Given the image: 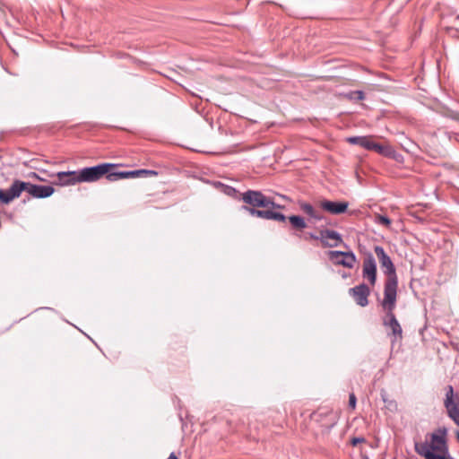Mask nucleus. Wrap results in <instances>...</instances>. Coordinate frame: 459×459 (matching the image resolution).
<instances>
[{
	"mask_svg": "<svg viewBox=\"0 0 459 459\" xmlns=\"http://www.w3.org/2000/svg\"><path fill=\"white\" fill-rule=\"evenodd\" d=\"M386 327L390 328L391 333L388 335L391 336V342L394 344L403 339V328L398 320L389 324Z\"/></svg>",
	"mask_w": 459,
	"mask_h": 459,
	"instance_id": "nucleus-18",
	"label": "nucleus"
},
{
	"mask_svg": "<svg viewBox=\"0 0 459 459\" xmlns=\"http://www.w3.org/2000/svg\"><path fill=\"white\" fill-rule=\"evenodd\" d=\"M241 200L247 205H243L242 209L247 211L251 216L257 217L264 220H273L279 222H285L287 216L283 213L272 211L264 210L267 207V195H264L258 190H247L242 193Z\"/></svg>",
	"mask_w": 459,
	"mask_h": 459,
	"instance_id": "nucleus-1",
	"label": "nucleus"
},
{
	"mask_svg": "<svg viewBox=\"0 0 459 459\" xmlns=\"http://www.w3.org/2000/svg\"><path fill=\"white\" fill-rule=\"evenodd\" d=\"M292 229L295 230L294 236L301 238V232L307 227L305 219L300 215H290L287 217Z\"/></svg>",
	"mask_w": 459,
	"mask_h": 459,
	"instance_id": "nucleus-16",
	"label": "nucleus"
},
{
	"mask_svg": "<svg viewBox=\"0 0 459 459\" xmlns=\"http://www.w3.org/2000/svg\"><path fill=\"white\" fill-rule=\"evenodd\" d=\"M457 426H459V421L456 423Z\"/></svg>",
	"mask_w": 459,
	"mask_h": 459,
	"instance_id": "nucleus-29",
	"label": "nucleus"
},
{
	"mask_svg": "<svg viewBox=\"0 0 459 459\" xmlns=\"http://www.w3.org/2000/svg\"><path fill=\"white\" fill-rule=\"evenodd\" d=\"M356 403H357L356 395L353 393L350 394V395H349V406L351 409H355Z\"/></svg>",
	"mask_w": 459,
	"mask_h": 459,
	"instance_id": "nucleus-26",
	"label": "nucleus"
},
{
	"mask_svg": "<svg viewBox=\"0 0 459 459\" xmlns=\"http://www.w3.org/2000/svg\"><path fill=\"white\" fill-rule=\"evenodd\" d=\"M370 151H375L384 157L391 158L395 160H399V158L401 157V155L389 144H380L373 142Z\"/></svg>",
	"mask_w": 459,
	"mask_h": 459,
	"instance_id": "nucleus-15",
	"label": "nucleus"
},
{
	"mask_svg": "<svg viewBox=\"0 0 459 459\" xmlns=\"http://www.w3.org/2000/svg\"><path fill=\"white\" fill-rule=\"evenodd\" d=\"M117 165L113 163H101L92 167H86L78 170L79 181L82 182H95L100 179L103 176L108 180V175L115 173L112 169Z\"/></svg>",
	"mask_w": 459,
	"mask_h": 459,
	"instance_id": "nucleus-3",
	"label": "nucleus"
},
{
	"mask_svg": "<svg viewBox=\"0 0 459 459\" xmlns=\"http://www.w3.org/2000/svg\"><path fill=\"white\" fill-rule=\"evenodd\" d=\"M347 142L351 144H356L370 151L373 141L370 136H352L347 139Z\"/></svg>",
	"mask_w": 459,
	"mask_h": 459,
	"instance_id": "nucleus-19",
	"label": "nucleus"
},
{
	"mask_svg": "<svg viewBox=\"0 0 459 459\" xmlns=\"http://www.w3.org/2000/svg\"><path fill=\"white\" fill-rule=\"evenodd\" d=\"M299 208L315 221H320L325 217L318 211H316L312 204L306 202H299Z\"/></svg>",
	"mask_w": 459,
	"mask_h": 459,
	"instance_id": "nucleus-17",
	"label": "nucleus"
},
{
	"mask_svg": "<svg viewBox=\"0 0 459 459\" xmlns=\"http://www.w3.org/2000/svg\"><path fill=\"white\" fill-rule=\"evenodd\" d=\"M328 257L335 264H340L349 269L353 268L357 260L352 251L331 250L328 252Z\"/></svg>",
	"mask_w": 459,
	"mask_h": 459,
	"instance_id": "nucleus-7",
	"label": "nucleus"
},
{
	"mask_svg": "<svg viewBox=\"0 0 459 459\" xmlns=\"http://www.w3.org/2000/svg\"><path fill=\"white\" fill-rule=\"evenodd\" d=\"M21 186L22 192H27L30 196L34 198H47L53 195L55 189L51 186L35 185L30 182H25L21 180Z\"/></svg>",
	"mask_w": 459,
	"mask_h": 459,
	"instance_id": "nucleus-6",
	"label": "nucleus"
},
{
	"mask_svg": "<svg viewBox=\"0 0 459 459\" xmlns=\"http://www.w3.org/2000/svg\"><path fill=\"white\" fill-rule=\"evenodd\" d=\"M320 241L324 247H335L342 242V235L333 230H320Z\"/></svg>",
	"mask_w": 459,
	"mask_h": 459,
	"instance_id": "nucleus-12",
	"label": "nucleus"
},
{
	"mask_svg": "<svg viewBox=\"0 0 459 459\" xmlns=\"http://www.w3.org/2000/svg\"><path fill=\"white\" fill-rule=\"evenodd\" d=\"M362 277L371 286H375L377 282V263L371 253H367L363 258Z\"/></svg>",
	"mask_w": 459,
	"mask_h": 459,
	"instance_id": "nucleus-8",
	"label": "nucleus"
},
{
	"mask_svg": "<svg viewBox=\"0 0 459 459\" xmlns=\"http://www.w3.org/2000/svg\"><path fill=\"white\" fill-rule=\"evenodd\" d=\"M349 294L358 306L364 307L368 305L370 288L366 283H360L349 289Z\"/></svg>",
	"mask_w": 459,
	"mask_h": 459,
	"instance_id": "nucleus-9",
	"label": "nucleus"
},
{
	"mask_svg": "<svg viewBox=\"0 0 459 459\" xmlns=\"http://www.w3.org/2000/svg\"><path fill=\"white\" fill-rule=\"evenodd\" d=\"M303 238L304 240H308V239H314V240H320V235H316L315 233H307L306 234L305 236H302L301 235V238Z\"/></svg>",
	"mask_w": 459,
	"mask_h": 459,
	"instance_id": "nucleus-25",
	"label": "nucleus"
},
{
	"mask_svg": "<svg viewBox=\"0 0 459 459\" xmlns=\"http://www.w3.org/2000/svg\"><path fill=\"white\" fill-rule=\"evenodd\" d=\"M380 396H381L383 403H385V407L388 411H390L392 412L397 411L398 404H397L396 401L393 400V399H389L387 392L385 389H381Z\"/></svg>",
	"mask_w": 459,
	"mask_h": 459,
	"instance_id": "nucleus-20",
	"label": "nucleus"
},
{
	"mask_svg": "<svg viewBox=\"0 0 459 459\" xmlns=\"http://www.w3.org/2000/svg\"><path fill=\"white\" fill-rule=\"evenodd\" d=\"M456 18L459 19V15Z\"/></svg>",
	"mask_w": 459,
	"mask_h": 459,
	"instance_id": "nucleus-30",
	"label": "nucleus"
},
{
	"mask_svg": "<svg viewBox=\"0 0 459 459\" xmlns=\"http://www.w3.org/2000/svg\"><path fill=\"white\" fill-rule=\"evenodd\" d=\"M455 436H456L457 440L459 441V430L455 431Z\"/></svg>",
	"mask_w": 459,
	"mask_h": 459,
	"instance_id": "nucleus-28",
	"label": "nucleus"
},
{
	"mask_svg": "<svg viewBox=\"0 0 459 459\" xmlns=\"http://www.w3.org/2000/svg\"><path fill=\"white\" fill-rule=\"evenodd\" d=\"M56 179L54 181V184L58 186H74L79 181V173L78 170L73 171H60L56 174Z\"/></svg>",
	"mask_w": 459,
	"mask_h": 459,
	"instance_id": "nucleus-13",
	"label": "nucleus"
},
{
	"mask_svg": "<svg viewBox=\"0 0 459 459\" xmlns=\"http://www.w3.org/2000/svg\"><path fill=\"white\" fill-rule=\"evenodd\" d=\"M374 251L381 267L384 269V273L386 275L384 290L398 289V277L396 274V269L391 257L386 254L384 247L381 246H375Z\"/></svg>",
	"mask_w": 459,
	"mask_h": 459,
	"instance_id": "nucleus-2",
	"label": "nucleus"
},
{
	"mask_svg": "<svg viewBox=\"0 0 459 459\" xmlns=\"http://www.w3.org/2000/svg\"><path fill=\"white\" fill-rule=\"evenodd\" d=\"M267 202H268V204H267V207H264V210H272V211H274L276 209H283L284 206L281 205V204H276L273 199L270 196H267Z\"/></svg>",
	"mask_w": 459,
	"mask_h": 459,
	"instance_id": "nucleus-23",
	"label": "nucleus"
},
{
	"mask_svg": "<svg viewBox=\"0 0 459 459\" xmlns=\"http://www.w3.org/2000/svg\"><path fill=\"white\" fill-rule=\"evenodd\" d=\"M375 222L377 224L384 225L387 228L390 227L391 225V220L387 216L382 214H377L376 216Z\"/></svg>",
	"mask_w": 459,
	"mask_h": 459,
	"instance_id": "nucleus-22",
	"label": "nucleus"
},
{
	"mask_svg": "<svg viewBox=\"0 0 459 459\" xmlns=\"http://www.w3.org/2000/svg\"><path fill=\"white\" fill-rule=\"evenodd\" d=\"M345 98L352 101H360L365 99V93L362 91H351L346 93Z\"/></svg>",
	"mask_w": 459,
	"mask_h": 459,
	"instance_id": "nucleus-21",
	"label": "nucleus"
},
{
	"mask_svg": "<svg viewBox=\"0 0 459 459\" xmlns=\"http://www.w3.org/2000/svg\"><path fill=\"white\" fill-rule=\"evenodd\" d=\"M158 172L152 169H135L129 171H115L108 175V181H117L123 178H134L139 177L157 176Z\"/></svg>",
	"mask_w": 459,
	"mask_h": 459,
	"instance_id": "nucleus-10",
	"label": "nucleus"
},
{
	"mask_svg": "<svg viewBox=\"0 0 459 459\" xmlns=\"http://www.w3.org/2000/svg\"><path fill=\"white\" fill-rule=\"evenodd\" d=\"M366 438L363 437H354L351 439V445L356 446L359 444L365 443Z\"/></svg>",
	"mask_w": 459,
	"mask_h": 459,
	"instance_id": "nucleus-24",
	"label": "nucleus"
},
{
	"mask_svg": "<svg viewBox=\"0 0 459 459\" xmlns=\"http://www.w3.org/2000/svg\"><path fill=\"white\" fill-rule=\"evenodd\" d=\"M320 206L323 210L330 212L331 214L338 215L344 213L349 206L348 202H333L329 200H323L320 203Z\"/></svg>",
	"mask_w": 459,
	"mask_h": 459,
	"instance_id": "nucleus-14",
	"label": "nucleus"
},
{
	"mask_svg": "<svg viewBox=\"0 0 459 459\" xmlns=\"http://www.w3.org/2000/svg\"><path fill=\"white\" fill-rule=\"evenodd\" d=\"M444 407L447 416L456 424L459 421V394L448 385L445 388Z\"/></svg>",
	"mask_w": 459,
	"mask_h": 459,
	"instance_id": "nucleus-5",
	"label": "nucleus"
},
{
	"mask_svg": "<svg viewBox=\"0 0 459 459\" xmlns=\"http://www.w3.org/2000/svg\"><path fill=\"white\" fill-rule=\"evenodd\" d=\"M397 299V289L384 290V299L381 302V306L385 313L382 318L384 326H387L389 324L397 320L394 309L396 307Z\"/></svg>",
	"mask_w": 459,
	"mask_h": 459,
	"instance_id": "nucleus-4",
	"label": "nucleus"
},
{
	"mask_svg": "<svg viewBox=\"0 0 459 459\" xmlns=\"http://www.w3.org/2000/svg\"><path fill=\"white\" fill-rule=\"evenodd\" d=\"M21 180L15 179L8 189H0V203L8 204L14 198L20 197L22 193Z\"/></svg>",
	"mask_w": 459,
	"mask_h": 459,
	"instance_id": "nucleus-11",
	"label": "nucleus"
},
{
	"mask_svg": "<svg viewBox=\"0 0 459 459\" xmlns=\"http://www.w3.org/2000/svg\"><path fill=\"white\" fill-rule=\"evenodd\" d=\"M167 459H178L174 453H171Z\"/></svg>",
	"mask_w": 459,
	"mask_h": 459,
	"instance_id": "nucleus-27",
	"label": "nucleus"
}]
</instances>
